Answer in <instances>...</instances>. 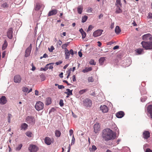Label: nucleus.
Returning <instances> with one entry per match:
<instances>
[{"label": "nucleus", "mask_w": 152, "mask_h": 152, "mask_svg": "<svg viewBox=\"0 0 152 152\" xmlns=\"http://www.w3.org/2000/svg\"><path fill=\"white\" fill-rule=\"evenodd\" d=\"M69 134L70 136H71L73 133V131L72 129H70L69 131Z\"/></svg>", "instance_id": "obj_57"}, {"label": "nucleus", "mask_w": 152, "mask_h": 152, "mask_svg": "<svg viewBox=\"0 0 152 152\" xmlns=\"http://www.w3.org/2000/svg\"><path fill=\"white\" fill-rule=\"evenodd\" d=\"M147 99V97L145 96H143V97L141 98V102H145V101Z\"/></svg>", "instance_id": "obj_46"}, {"label": "nucleus", "mask_w": 152, "mask_h": 152, "mask_svg": "<svg viewBox=\"0 0 152 152\" xmlns=\"http://www.w3.org/2000/svg\"><path fill=\"white\" fill-rule=\"evenodd\" d=\"M88 90L87 89H85L80 90L79 91V94L81 95L83 94Z\"/></svg>", "instance_id": "obj_33"}, {"label": "nucleus", "mask_w": 152, "mask_h": 152, "mask_svg": "<svg viewBox=\"0 0 152 152\" xmlns=\"http://www.w3.org/2000/svg\"><path fill=\"white\" fill-rule=\"evenodd\" d=\"M71 70H72V68H70L69 69V70H68L66 72V73L68 74V75L66 77L67 79H68L69 78V76L70 75L71 72Z\"/></svg>", "instance_id": "obj_34"}, {"label": "nucleus", "mask_w": 152, "mask_h": 152, "mask_svg": "<svg viewBox=\"0 0 152 152\" xmlns=\"http://www.w3.org/2000/svg\"><path fill=\"white\" fill-rule=\"evenodd\" d=\"M143 49H139L136 50V52L138 54H141L143 53Z\"/></svg>", "instance_id": "obj_30"}, {"label": "nucleus", "mask_w": 152, "mask_h": 152, "mask_svg": "<svg viewBox=\"0 0 152 152\" xmlns=\"http://www.w3.org/2000/svg\"><path fill=\"white\" fill-rule=\"evenodd\" d=\"M7 100L5 96H2L0 98V104L2 105H4L6 103Z\"/></svg>", "instance_id": "obj_15"}, {"label": "nucleus", "mask_w": 152, "mask_h": 152, "mask_svg": "<svg viewBox=\"0 0 152 152\" xmlns=\"http://www.w3.org/2000/svg\"><path fill=\"white\" fill-rule=\"evenodd\" d=\"M55 134L56 136L58 137L60 136L61 134V132L60 131L56 130L55 131Z\"/></svg>", "instance_id": "obj_29"}, {"label": "nucleus", "mask_w": 152, "mask_h": 152, "mask_svg": "<svg viewBox=\"0 0 152 152\" xmlns=\"http://www.w3.org/2000/svg\"><path fill=\"white\" fill-rule=\"evenodd\" d=\"M7 43L6 41H5L4 42V45H3V46L2 47V49L3 50H4L7 47Z\"/></svg>", "instance_id": "obj_37"}, {"label": "nucleus", "mask_w": 152, "mask_h": 152, "mask_svg": "<svg viewBox=\"0 0 152 152\" xmlns=\"http://www.w3.org/2000/svg\"><path fill=\"white\" fill-rule=\"evenodd\" d=\"M148 18L152 19V13H149L148 14V15L147 17Z\"/></svg>", "instance_id": "obj_52"}, {"label": "nucleus", "mask_w": 152, "mask_h": 152, "mask_svg": "<svg viewBox=\"0 0 152 152\" xmlns=\"http://www.w3.org/2000/svg\"><path fill=\"white\" fill-rule=\"evenodd\" d=\"M28 91V88L26 87H23V91L24 92H27Z\"/></svg>", "instance_id": "obj_47"}, {"label": "nucleus", "mask_w": 152, "mask_h": 152, "mask_svg": "<svg viewBox=\"0 0 152 152\" xmlns=\"http://www.w3.org/2000/svg\"><path fill=\"white\" fill-rule=\"evenodd\" d=\"M12 117V115L10 113H9L8 114V118H7V120L8 121L9 123H10V122L11 121V118Z\"/></svg>", "instance_id": "obj_38"}, {"label": "nucleus", "mask_w": 152, "mask_h": 152, "mask_svg": "<svg viewBox=\"0 0 152 152\" xmlns=\"http://www.w3.org/2000/svg\"><path fill=\"white\" fill-rule=\"evenodd\" d=\"M83 9V8L81 7H78L77 8V10L78 13L80 14H81L82 12Z\"/></svg>", "instance_id": "obj_35"}, {"label": "nucleus", "mask_w": 152, "mask_h": 152, "mask_svg": "<svg viewBox=\"0 0 152 152\" xmlns=\"http://www.w3.org/2000/svg\"><path fill=\"white\" fill-rule=\"evenodd\" d=\"M28 150L30 152H36L38 148L35 145H30L28 148Z\"/></svg>", "instance_id": "obj_8"}, {"label": "nucleus", "mask_w": 152, "mask_h": 152, "mask_svg": "<svg viewBox=\"0 0 152 152\" xmlns=\"http://www.w3.org/2000/svg\"><path fill=\"white\" fill-rule=\"evenodd\" d=\"M59 104L61 107L64 105L63 101L62 99H61L59 102Z\"/></svg>", "instance_id": "obj_51"}, {"label": "nucleus", "mask_w": 152, "mask_h": 152, "mask_svg": "<svg viewBox=\"0 0 152 152\" xmlns=\"http://www.w3.org/2000/svg\"><path fill=\"white\" fill-rule=\"evenodd\" d=\"M115 32L116 34H118L121 31V29L118 26H117L115 28Z\"/></svg>", "instance_id": "obj_25"}, {"label": "nucleus", "mask_w": 152, "mask_h": 152, "mask_svg": "<svg viewBox=\"0 0 152 152\" xmlns=\"http://www.w3.org/2000/svg\"><path fill=\"white\" fill-rule=\"evenodd\" d=\"M116 2L118 4H119L120 6L121 5V0H116Z\"/></svg>", "instance_id": "obj_55"}, {"label": "nucleus", "mask_w": 152, "mask_h": 152, "mask_svg": "<svg viewBox=\"0 0 152 152\" xmlns=\"http://www.w3.org/2000/svg\"><path fill=\"white\" fill-rule=\"evenodd\" d=\"M76 78L75 75L73 76L72 80L73 82H75L76 81Z\"/></svg>", "instance_id": "obj_58"}, {"label": "nucleus", "mask_w": 152, "mask_h": 152, "mask_svg": "<svg viewBox=\"0 0 152 152\" xmlns=\"http://www.w3.org/2000/svg\"><path fill=\"white\" fill-rule=\"evenodd\" d=\"M66 90L67 92H65V93L67 94L68 96H70L72 94V90H70L69 89H67Z\"/></svg>", "instance_id": "obj_24"}, {"label": "nucleus", "mask_w": 152, "mask_h": 152, "mask_svg": "<svg viewBox=\"0 0 152 152\" xmlns=\"http://www.w3.org/2000/svg\"><path fill=\"white\" fill-rule=\"evenodd\" d=\"M69 42H68L66 43H65L62 45L61 48L62 49H64V51L66 50H66H68L66 47L69 45Z\"/></svg>", "instance_id": "obj_27"}, {"label": "nucleus", "mask_w": 152, "mask_h": 152, "mask_svg": "<svg viewBox=\"0 0 152 152\" xmlns=\"http://www.w3.org/2000/svg\"><path fill=\"white\" fill-rule=\"evenodd\" d=\"M102 137L103 140L108 141L116 138L115 133L109 129H107L103 131Z\"/></svg>", "instance_id": "obj_1"}, {"label": "nucleus", "mask_w": 152, "mask_h": 152, "mask_svg": "<svg viewBox=\"0 0 152 152\" xmlns=\"http://www.w3.org/2000/svg\"><path fill=\"white\" fill-rule=\"evenodd\" d=\"M48 69V67L46 66V65L44 68H41L40 69L41 70L46 71Z\"/></svg>", "instance_id": "obj_45"}, {"label": "nucleus", "mask_w": 152, "mask_h": 152, "mask_svg": "<svg viewBox=\"0 0 152 152\" xmlns=\"http://www.w3.org/2000/svg\"><path fill=\"white\" fill-rule=\"evenodd\" d=\"M124 115V113L122 111H120L117 112L116 114V117L118 118H121Z\"/></svg>", "instance_id": "obj_17"}, {"label": "nucleus", "mask_w": 152, "mask_h": 152, "mask_svg": "<svg viewBox=\"0 0 152 152\" xmlns=\"http://www.w3.org/2000/svg\"><path fill=\"white\" fill-rule=\"evenodd\" d=\"M142 137L144 139H147L150 137V133L148 131H144L142 133Z\"/></svg>", "instance_id": "obj_11"}, {"label": "nucleus", "mask_w": 152, "mask_h": 152, "mask_svg": "<svg viewBox=\"0 0 152 152\" xmlns=\"http://www.w3.org/2000/svg\"><path fill=\"white\" fill-rule=\"evenodd\" d=\"M58 88L59 89H62L64 88V86L63 85H58Z\"/></svg>", "instance_id": "obj_54"}, {"label": "nucleus", "mask_w": 152, "mask_h": 152, "mask_svg": "<svg viewBox=\"0 0 152 152\" xmlns=\"http://www.w3.org/2000/svg\"><path fill=\"white\" fill-rule=\"evenodd\" d=\"M147 109V115L152 119V105L148 106Z\"/></svg>", "instance_id": "obj_6"}, {"label": "nucleus", "mask_w": 152, "mask_h": 152, "mask_svg": "<svg viewBox=\"0 0 152 152\" xmlns=\"http://www.w3.org/2000/svg\"><path fill=\"white\" fill-rule=\"evenodd\" d=\"M88 18V17L86 15H85L83 17H82V23L85 22Z\"/></svg>", "instance_id": "obj_32"}, {"label": "nucleus", "mask_w": 152, "mask_h": 152, "mask_svg": "<svg viewBox=\"0 0 152 152\" xmlns=\"http://www.w3.org/2000/svg\"><path fill=\"white\" fill-rule=\"evenodd\" d=\"M48 50L50 52H53V50L54 49V48L53 46H51L50 47V48H48Z\"/></svg>", "instance_id": "obj_48"}, {"label": "nucleus", "mask_w": 152, "mask_h": 152, "mask_svg": "<svg viewBox=\"0 0 152 152\" xmlns=\"http://www.w3.org/2000/svg\"><path fill=\"white\" fill-rule=\"evenodd\" d=\"M35 107L37 110H40L43 109L44 104L41 101L37 102L35 105Z\"/></svg>", "instance_id": "obj_4"}, {"label": "nucleus", "mask_w": 152, "mask_h": 152, "mask_svg": "<svg viewBox=\"0 0 152 152\" xmlns=\"http://www.w3.org/2000/svg\"><path fill=\"white\" fill-rule=\"evenodd\" d=\"M142 38L144 40L149 39L151 41L152 40V36L149 34H144L142 36Z\"/></svg>", "instance_id": "obj_9"}, {"label": "nucleus", "mask_w": 152, "mask_h": 152, "mask_svg": "<svg viewBox=\"0 0 152 152\" xmlns=\"http://www.w3.org/2000/svg\"><path fill=\"white\" fill-rule=\"evenodd\" d=\"M26 135L29 137H31V135L32 134L31 132H28L26 133H25Z\"/></svg>", "instance_id": "obj_40"}, {"label": "nucleus", "mask_w": 152, "mask_h": 152, "mask_svg": "<svg viewBox=\"0 0 152 152\" xmlns=\"http://www.w3.org/2000/svg\"><path fill=\"white\" fill-rule=\"evenodd\" d=\"M31 48H27L25 52L27 53L28 54H30L31 52Z\"/></svg>", "instance_id": "obj_41"}, {"label": "nucleus", "mask_w": 152, "mask_h": 152, "mask_svg": "<svg viewBox=\"0 0 152 152\" xmlns=\"http://www.w3.org/2000/svg\"><path fill=\"white\" fill-rule=\"evenodd\" d=\"M57 12V10H53L50 11L48 13V16H50L55 15Z\"/></svg>", "instance_id": "obj_21"}, {"label": "nucleus", "mask_w": 152, "mask_h": 152, "mask_svg": "<svg viewBox=\"0 0 152 152\" xmlns=\"http://www.w3.org/2000/svg\"><path fill=\"white\" fill-rule=\"evenodd\" d=\"M22 146V144H20L15 148L16 150L19 151L21 149Z\"/></svg>", "instance_id": "obj_39"}, {"label": "nucleus", "mask_w": 152, "mask_h": 152, "mask_svg": "<svg viewBox=\"0 0 152 152\" xmlns=\"http://www.w3.org/2000/svg\"><path fill=\"white\" fill-rule=\"evenodd\" d=\"M45 142L47 145H49L51 144V140L50 138L48 137H46L45 138Z\"/></svg>", "instance_id": "obj_19"}, {"label": "nucleus", "mask_w": 152, "mask_h": 152, "mask_svg": "<svg viewBox=\"0 0 152 152\" xmlns=\"http://www.w3.org/2000/svg\"><path fill=\"white\" fill-rule=\"evenodd\" d=\"M65 54V58L66 59H68L69 58L70 56V53L68 50H66L64 51Z\"/></svg>", "instance_id": "obj_22"}, {"label": "nucleus", "mask_w": 152, "mask_h": 152, "mask_svg": "<svg viewBox=\"0 0 152 152\" xmlns=\"http://www.w3.org/2000/svg\"><path fill=\"white\" fill-rule=\"evenodd\" d=\"M62 44V41L60 40H59L58 41V42L57 43V45H60L61 44Z\"/></svg>", "instance_id": "obj_59"}, {"label": "nucleus", "mask_w": 152, "mask_h": 152, "mask_svg": "<svg viewBox=\"0 0 152 152\" xmlns=\"http://www.w3.org/2000/svg\"><path fill=\"white\" fill-rule=\"evenodd\" d=\"M92 69L91 67H86L85 69L83 70L82 72L83 73H86L91 71Z\"/></svg>", "instance_id": "obj_23"}, {"label": "nucleus", "mask_w": 152, "mask_h": 152, "mask_svg": "<svg viewBox=\"0 0 152 152\" xmlns=\"http://www.w3.org/2000/svg\"><path fill=\"white\" fill-rule=\"evenodd\" d=\"M90 64L91 65H95L96 63L94 60H91L89 62Z\"/></svg>", "instance_id": "obj_43"}, {"label": "nucleus", "mask_w": 152, "mask_h": 152, "mask_svg": "<svg viewBox=\"0 0 152 152\" xmlns=\"http://www.w3.org/2000/svg\"><path fill=\"white\" fill-rule=\"evenodd\" d=\"M94 131L95 133H98L100 129V125L99 123H96L94 126Z\"/></svg>", "instance_id": "obj_12"}, {"label": "nucleus", "mask_w": 152, "mask_h": 152, "mask_svg": "<svg viewBox=\"0 0 152 152\" xmlns=\"http://www.w3.org/2000/svg\"><path fill=\"white\" fill-rule=\"evenodd\" d=\"M5 0H1L0 3L1 8L3 9H6L9 7V4L8 2L5 1Z\"/></svg>", "instance_id": "obj_5"}, {"label": "nucleus", "mask_w": 152, "mask_h": 152, "mask_svg": "<svg viewBox=\"0 0 152 152\" xmlns=\"http://www.w3.org/2000/svg\"><path fill=\"white\" fill-rule=\"evenodd\" d=\"M48 66V69H51L53 68V66L51 65H50Z\"/></svg>", "instance_id": "obj_63"}, {"label": "nucleus", "mask_w": 152, "mask_h": 152, "mask_svg": "<svg viewBox=\"0 0 152 152\" xmlns=\"http://www.w3.org/2000/svg\"><path fill=\"white\" fill-rule=\"evenodd\" d=\"M28 127V125L26 123H23L21 125L20 128L21 130H26Z\"/></svg>", "instance_id": "obj_18"}, {"label": "nucleus", "mask_w": 152, "mask_h": 152, "mask_svg": "<svg viewBox=\"0 0 152 152\" xmlns=\"http://www.w3.org/2000/svg\"><path fill=\"white\" fill-rule=\"evenodd\" d=\"M103 31L102 30L98 29L94 32L93 35L94 37L99 36L102 34Z\"/></svg>", "instance_id": "obj_10"}, {"label": "nucleus", "mask_w": 152, "mask_h": 152, "mask_svg": "<svg viewBox=\"0 0 152 152\" xmlns=\"http://www.w3.org/2000/svg\"><path fill=\"white\" fill-rule=\"evenodd\" d=\"M78 55H79V57H82V53L81 52H80V51H79L78 53Z\"/></svg>", "instance_id": "obj_60"}, {"label": "nucleus", "mask_w": 152, "mask_h": 152, "mask_svg": "<svg viewBox=\"0 0 152 152\" xmlns=\"http://www.w3.org/2000/svg\"><path fill=\"white\" fill-rule=\"evenodd\" d=\"M21 80V78L20 75H16L14 78V82L15 83H20Z\"/></svg>", "instance_id": "obj_14"}, {"label": "nucleus", "mask_w": 152, "mask_h": 152, "mask_svg": "<svg viewBox=\"0 0 152 152\" xmlns=\"http://www.w3.org/2000/svg\"><path fill=\"white\" fill-rule=\"evenodd\" d=\"M88 80V82H92L94 81L93 77H89Z\"/></svg>", "instance_id": "obj_42"}, {"label": "nucleus", "mask_w": 152, "mask_h": 152, "mask_svg": "<svg viewBox=\"0 0 152 152\" xmlns=\"http://www.w3.org/2000/svg\"><path fill=\"white\" fill-rule=\"evenodd\" d=\"M97 149L95 145H93L92 146V148H90L89 149L90 151L91 152V151H94Z\"/></svg>", "instance_id": "obj_36"}, {"label": "nucleus", "mask_w": 152, "mask_h": 152, "mask_svg": "<svg viewBox=\"0 0 152 152\" xmlns=\"http://www.w3.org/2000/svg\"><path fill=\"white\" fill-rule=\"evenodd\" d=\"M145 152H152V151L149 148H147L146 149Z\"/></svg>", "instance_id": "obj_62"}, {"label": "nucleus", "mask_w": 152, "mask_h": 152, "mask_svg": "<svg viewBox=\"0 0 152 152\" xmlns=\"http://www.w3.org/2000/svg\"><path fill=\"white\" fill-rule=\"evenodd\" d=\"M46 104L49 105L51 103V99L50 97H48L46 99Z\"/></svg>", "instance_id": "obj_26"}, {"label": "nucleus", "mask_w": 152, "mask_h": 152, "mask_svg": "<svg viewBox=\"0 0 152 152\" xmlns=\"http://www.w3.org/2000/svg\"><path fill=\"white\" fill-rule=\"evenodd\" d=\"M105 60V58L104 57H102L99 60V63L100 65H102Z\"/></svg>", "instance_id": "obj_28"}, {"label": "nucleus", "mask_w": 152, "mask_h": 152, "mask_svg": "<svg viewBox=\"0 0 152 152\" xmlns=\"http://www.w3.org/2000/svg\"><path fill=\"white\" fill-rule=\"evenodd\" d=\"M141 44L143 47L146 50L152 49V42L142 41Z\"/></svg>", "instance_id": "obj_2"}, {"label": "nucleus", "mask_w": 152, "mask_h": 152, "mask_svg": "<svg viewBox=\"0 0 152 152\" xmlns=\"http://www.w3.org/2000/svg\"><path fill=\"white\" fill-rule=\"evenodd\" d=\"M100 109L103 113H107L108 110V107L105 105H101Z\"/></svg>", "instance_id": "obj_16"}, {"label": "nucleus", "mask_w": 152, "mask_h": 152, "mask_svg": "<svg viewBox=\"0 0 152 152\" xmlns=\"http://www.w3.org/2000/svg\"><path fill=\"white\" fill-rule=\"evenodd\" d=\"M75 141V139L74 137V135H73L72 136V142L71 143V145H73L74 144Z\"/></svg>", "instance_id": "obj_44"}, {"label": "nucleus", "mask_w": 152, "mask_h": 152, "mask_svg": "<svg viewBox=\"0 0 152 152\" xmlns=\"http://www.w3.org/2000/svg\"><path fill=\"white\" fill-rule=\"evenodd\" d=\"M119 46L118 45H116L114 46L113 48V49L115 50L118 48Z\"/></svg>", "instance_id": "obj_61"}, {"label": "nucleus", "mask_w": 152, "mask_h": 152, "mask_svg": "<svg viewBox=\"0 0 152 152\" xmlns=\"http://www.w3.org/2000/svg\"><path fill=\"white\" fill-rule=\"evenodd\" d=\"M103 15L102 14H101L98 17L99 19H100L101 18H102L103 17Z\"/></svg>", "instance_id": "obj_64"}, {"label": "nucleus", "mask_w": 152, "mask_h": 152, "mask_svg": "<svg viewBox=\"0 0 152 152\" xmlns=\"http://www.w3.org/2000/svg\"><path fill=\"white\" fill-rule=\"evenodd\" d=\"M122 12L121 10L119 7H117L116 9L115 12L117 13H120Z\"/></svg>", "instance_id": "obj_31"}, {"label": "nucleus", "mask_w": 152, "mask_h": 152, "mask_svg": "<svg viewBox=\"0 0 152 152\" xmlns=\"http://www.w3.org/2000/svg\"><path fill=\"white\" fill-rule=\"evenodd\" d=\"M69 52L70 54H71L72 55V56H73L74 53L73 50L72 49H71L69 50Z\"/></svg>", "instance_id": "obj_53"}, {"label": "nucleus", "mask_w": 152, "mask_h": 152, "mask_svg": "<svg viewBox=\"0 0 152 152\" xmlns=\"http://www.w3.org/2000/svg\"><path fill=\"white\" fill-rule=\"evenodd\" d=\"M42 6V4L39 2L37 3L35 6V10H39Z\"/></svg>", "instance_id": "obj_20"}, {"label": "nucleus", "mask_w": 152, "mask_h": 152, "mask_svg": "<svg viewBox=\"0 0 152 152\" xmlns=\"http://www.w3.org/2000/svg\"><path fill=\"white\" fill-rule=\"evenodd\" d=\"M93 28L92 26L91 25H90L89 26L88 29L87 30L88 32L91 30Z\"/></svg>", "instance_id": "obj_50"}, {"label": "nucleus", "mask_w": 152, "mask_h": 152, "mask_svg": "<svg viewBox=\"0 0 152 152\" xmlns=\"http://www.w3.org/2000/svg\"><path fill=\"white\" fill-rule=\"evenodd\" d=\"M26 122L30 125L33 126L35 122V119L34 117L28 116L26 119Z\"/></svg>", "instance_id": "obj_3"}, {"label": "nucleus", "mask_w": 152, "mask_h": 152, "mask_svg": "<svg viewBox=\"0 0 152 152\" xmlns=\"http://www.w3.org/2000/svg\"><path fill=\"white\" fill-rule=\"evenodd\" d=\"M12 28H10L7 32V34L8 37L10 39H11L12 38Z\"/></svg>", "instance_id": "obj_13"}, {"label": "nucleus", "mask_w": 152, "mask_h": 152, "mask_svg": "<svg viewBox=\"0 0 152 152\" xmlns=\"http://www.w3.org/2000/svg\"><path fill=\"white\" fill-rule=\"evenodd\" d=\"M81 34L82 35V38L83 39H84L85 38L86 36V34L85 32L83 31L81 33Z\"/></svg>", "instance_id": "obj_49"}, {"label": "nucleus", "mask_w": 152, "mask_h": 152, "mask_svg": "<svg viewBox=\"0 0 152 152\" xmlns=\"http://www.w3.org/2000/svg\"><path fill=\"white\" fill-rule=\"evenodd\" d=\"M62 63V61H60L58 62H56V64L58 65L61 64Z\"/></svg>", "instance_id": "obj_56"}, {"label": "nucleus", "mask_w": 152, "mask_h": 152, "mask_svg": "<svg viewBox=\"0 0 152 152\" xmlns=\"http://www.w3.org/2000/svg\"><path fill=\"white\" fill-rule=\"evenodd\" d=\"M83 104L86 107H90L91 105L92 102L89 99H86L83 102Z\"/></svg>", "instance_id": "obj_7"}]
</instances>
